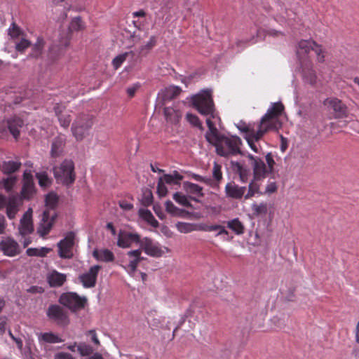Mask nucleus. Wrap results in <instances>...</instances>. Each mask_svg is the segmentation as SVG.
<instances>
[{
  "instance_id": "f257e3e1",
  "label": "nucleus",
  "mask_w": 359,
  "mask_h": 359,
  "mask_svg": "<svg viewBox=\"0 0 359 359\" xmlns=\"http://www.w3.org/2000/svg\"><path fill=\"white\" fill-rule=\"evenodd\" d=\"M285 107L282 102H273L262 116L258 124L256 133L244 136L250 149L257 154L262 152L259 140L270 130L278 131L282 127L280 117L284 112Z\"/></svg>"
},
{
  "instance_id": "f03ea898",
  "label": "nucleus",
  "mask_w": 359,
  "mask_h": 359,
  "mask_svg": "<svg viewBox=\"0 0 359 359\" xmlns=\"http://www.w3.org/2000/svg\"><path fill=\"white\" fill-rule=\"evenodd\" d=\"M211 144L216 147L217 154L221 156H236L241 152L242 141L236 135L227 137L220 135Z\"/></svg>"
},
{
  "instance_id": "7ed1b4c3",
  "label": "nucleus",
  "mask_w": 359,
  "mask_h": 359,
  "mask_svg": "<svg viewBox=\"0 0 359 359\" xmlns=\"http://www.w3.org/2000/svg\"><path fill=\"white\" fill-rule=\"evenodd\" d=\"M248 158L250 161L253 177L263 180L273 172L275 161L271 153H268L265 156L266 164L262 158L251 154L248 155Z\"/></svg>"
},
{
  "instance_id": "20e7f679",
  "label": "nucleus",
  "mask_w": 359,
  "mask_h": 359,
  "mask_svg": "<svg viewBox=\"0 0 359 359\" xmlns=\"http://www.w3.org/2000/svg\"><path fill=\"white\" fill-rule=\"evenodd\" d=\"M192 104L194 108L202 115L210 116L214 118L215 104L210 90H204L192 97Z\"/></svg>"
},
{
  "instance_id": "39448f33",
  "label": "nucleus",
  "mask_w": 359,
  "mask_h": 359,
  "mask_svg": "<svg viewBox=\"0 0 359 359\" xmlns=\"http://www.w3.org/2000/svg\"><path fill=\"white\" fill-rule=\"evenodd\" d=\"M53 173L58 184L65 186L72 184L76 179L74 162L72 160L65 159L59 166L53 168Z\"/></svg>"
},
{
  "instance_id": "423d86ee",
  "label": "nucleus",
  "mask_w": 359,
  "mask_h": 359,
  "mask_svg": "<svg viewBox=\"0 0 359 359\" xmlns=\"http://www.w3.org/2000/svg\"><path fill=\"white\" fill-rule=\"evenodd\" d=\"M93 123V115L88 114H79L72 126V134L76 140L81 141L88 135Z\"/></svg>"
},
{
  "instance_id": "0eeeda50",
  "label": "nucleus",
  "mask_w": 359,
  "mask_h": 359,
  "mask_svg": "<svg viewBox=\"0 0 359 359\" xmlns=\"http://www.w3.org/2000/svg\"><path fill=\"white\" fill-rule=\"evenodd\" d=\"M87 302L88 299L86 297H80L76 292H65L59 298V302L72 312H76L84 309Z\"/></svg>"
},
{
  "instance_id": "6e6552de",
  "label": "nucleus",
  "mask_w": 359,
  "mask_h": 359,
  "mask_svg": "<svg viewBox=\"0 0 359 359\" xmlns=\"http://www.w3.org/2000/svg\"><path fill=\"white\" fill-rule=\"evenodd\" d=\"M313 50L317 55V60L319 62L325 61V55L322 46L316 43L313 40H301L298 43L297 55L309 53L311 50Z\"/></svg>"
},
{
  "instance_id": "1a4fd4ad",
  "label": "nucleus",
  "mask_w": 359,
  "mask_h": 359,
  "mask_svg": "<svg viewBox=\"0 0 359 359\" xmlns=\"http://www.w3.org/2000/svg\"><path fill=\"white\" fill-rule=\"evenodd\" d=\"M75 233L68 232L65 237L58 243V255L62 259H70L73 257V247L74 245Z\"/></svg>"
},
{
  "instance_id": "9d476101",
  "label": "nucleus",
  "mask_w": 359,
  "mask_h": 359,
  "mask_svg": "<svg viewBox=\"0 0 359 359\" xmlns=\"http://www.w3.org/2000/svg\"><path fill=\"white\" fill-rule=\"evenodd\" d=\"M140 247L147 255L154 257H160L165 252H168L169 251L168 248H163V249L159 243L149 238L141 240Z\"/></svg>"
},
{
  "instance_id": "9b49d317",
  "label": "nucleus",
  "mask_w": 359,
  "mask_h": 359,
  "mask_svg": "<svg viewBox=\"0 0 359 359\" xmlns=\"http://www.w3.org/2000/svg\"><path fill=\"white\" fill-rule=\"evenodd\" d=\"M0 251L8 257H15L21 252L18 243L11 237L3 238L0 241Z\"/></svg>"
},
{
  "instance_id": "f8f14e48",
  "label": "nucleus",
  "mask_w": 359,
  "mask_h": 359,
  "mask_svg": "<svg viewBox=\"0 0 359 359\" xmlns=\"http://www.w3.org/2000/svg\"><path fill=\"white\" fill-rule=\"evenodd\" d=\"M47 316L58 325H67L69 323V318L67 313L59 305H50L48 309Z\"/></svg>"
},
{
  "instance_id": "ddd939ff",
  "label": "nucleus",
  "mask_w": 359,
  "mask_h": 359,
  "mask_svg": "<svg viewBox=\"0 0 359 359\" xmlns=\"http://www.w3.org/2000/svg\"><path fill=\"white\" fill-rule=\"evenodd\" d=\"M24 126L23 120L18 116H13L8 119L6 122H0V132L4 131L5 128H8L11 134L15 139L20 136V130Z\"/></svg>"
},
{
  "instance_id": "4468645a",
  "label": "nucleus",
  "mask_w": 359,
  "mask_h": 359,
  "mask_svg": "<svg viewBox=\"0 0 359 359\" xmlns=\"http://www.w3.org/2000/svg\"><path fill=\"white\" fill-rule=\"evenodd\" d=\"M323 103L334 111L335 118H343L348 116L347 107L341 100L336 97L327 98Z\"/></svg>"
},
{
  "instance_id": "2eb2a0df",
  "label": "nucleus",
  "mask_w": 359,
  "mask_h": 359,
  "mask_svg": "<svg viewBox=\"0 0 359 359\" xmlns=\"http://www.w3.org/2000/svg\"><path fill=\"white\" fill-rule=\"evenodd\" d=\"M84 28L83 23L79 17L74 18L72 22H70V25L69 26V32L64 33L62 35H61L59 41L58 46H60V48H66L69 46L70 42L71 32L74 31H79L81 30Z\"/></svg>"
},
{
  "instance_id": "dca6fc26",
  "label": "nucleus",
  "mask_w": 359,
  "mask_h": 359,
  "mask_svg": "<svg viewBox=\"0 0 359 359\" xmlns=\"http://www.w3.org/2000/svg\"><path fill=\"white\" fill-rule=\"evenodd\" d=\"M55 216V214L50 215L48 210L43 211L41 222L37 228V233L40 236L44 237L49 233L53 227Z\"/></svg>"
},
{
  "instance_id": "f3484780",
  "label": "nucleus",
  "mask_w": 359,
  "mask_h": 359,
  "mask_svg": "<svg viewBox=\"0 0 359 359\" xmlns=\"http://www.w3.org/2000/svg\"><path fill=\"white\" fill-rule=\"evenodd\" d=\"M100 269L101 266L99 265L93 266L88 272L79 276V279L84 287H93L95 285L98 272Z\"/></svg>"
},
{
  "instance_id": "a211bd4d",
  "label": "nucleus",
  "mask_w": 359,
  "mask_h": 359,
  "mask_svg": "<svg viewBox=\"0 0 359 359\" xmlns=\"http://www.w3.org/2000/svg\"><path fill=\"white\" fill-rule=\"evenodd\" d=\"M140 238L137 233L121 231L118 233L117 245L123 248H129L133 243H140Z\"/></svg>"
},
{
  "instance_id": "6ab92c4d",
  "label": "nucleus",
  "mask_w": 359,
  "mask_h": 359,
  "mask_svg": "<svg viewBox=\"0 0 359 359\" xmlns=\"http://www.w3.org/2000/svg\"><path fill=\"white\" fill-rule=\"evenodd\" d=\"M245 187H241L234 182H229L225 186L226 196L233 199L239 200L245 197Z\"/></svg>"
},
{
  "instance_id": "aec40b11",
  "label": "nucleus",
  "mask_w": 359,
  "mask_h": 359,
  "mask_svg": "<svg viewBox=\"0 0 359 359\" xmlns=\"http://www.w3.org/2000/svg\"><path fill=\"white\" fill-rule=\"evenodd\" d=\"M33 230L32 211L29 209L20 219L19 232L22 236H26L31 233Z\"/></svg>"
},
{
  "instance_id": "412c9836",
  "label": "nucleus",
  "mask_w": 359,
  "mask_h": 359,
  "mask_svg": "<svg viewBox=\"0 0 359 359\" xmlns=\"http://www.w3.org/2000/svg\"><path fill=\"white\" fill-rule=\"evenodd\" d=\"M302 74L304 79L311 84L314 86L317 81V76L315 70L313 69V65L310 61L302 64Z\"/></svg>"
},
{
  "instance_id": "4be33fe9",
  "label": "nucleus",
  "mask_w": 359,
  "mask_h": 359,
  "mask_svg": "<svg viewBox=\"0 0 359 359\" xmlns=\"http://www.w3.org/2000/svg\"><path fill=\"white\" fill-rule=\"evenodd\" d=\"M65 145V139L64 137L57 136L55 137L51 144L50 156L52 158L60 157L63 152Z\"/></svg>"
},
{
  "instance_id": "5701e85b",
  "label": "nucleus",
  "mask_w": 359,
  "mask_h": 359,
  "mask_svg": "<svg viewBox=\"0 0 359 359\" xmlns=\"http://www.w3.org/2000/svg\"><path fill=\"white\" fill-rule=\"evenodd\" d=\"M162 180L170 188H173L176 187L175 189H177L181 185V181L183 180L184 177L180 174L177 170L173 171L172 174H165L161 177Z\"/></svg>"
},
{
  "instance_id": "b1692460",
  "label": "nucleus",
  "mask_w": 359,
  "mask_h": 359,
  "mask_svg": "<svg viewBox=\"0 0 359 359\" xmlns=\"http://www.w3.org/2000/svg\"><path fill=\"white\" fill-rule=\"evenodd\" d=\"M233 172L238 175L240 180L245 183L250 176V170L245 165L239 162H231Z\"/></svg>"
},
{
  "instance_id": "393cba45",
  "label": "nucleus",
  "mask_w": 359,
  "mask_h": 359,
  "mask_svg": "<svg viewBox=\"0 0 359 359\" xmlns=\"http://www.w3.org/2000/svg\"><path fill=\"white\" fill-rule=\"evenodd\" d=\"M261 180L262 179L253 177V179L249 183L248 192L245 195V200L250 199L255 195H263V192L260 191Z\"/></svg>"
},
{
  "instance_id": "a878e982",
  "label": "nucleus",
  "mask_w": 359,
  "mask_h": 359,
  "mask_svg": "<svg viewBox=\"0 0 359 359\" xmlns=\"http://www.w3.org/2000/svg\"><path fill=\"white\" fill-rule=\"evenodd\" d=\"M141 250H131L127 253L128 256L130 258L128 267L131 273H134L137 269L138 264L142 260L144 259V258L141 256Z\"/></svg>"
},
{
  "instance_id": "bb28decb",
  "label": "nucleus",
  "mask_w": 359,
  "mask_h": 359,
  "mask_svg": "<svg viewBox=\"0 0 359 359\" xmlns=\"http://www.w3.org/2000/svg\"><path fill=\"white\" fill-rule=\"evenodd\" d=\"M24 183L22 189V195L24 198H29L34 191V186L32 176L30 174L24 173Z\"/></svg>"
},
{
  "instance_id": "cd10ccee",
  "label": "nucleus",
  "mask_w": 359,
  "mask_h": 359,
  "mask_svg": "<svg viewBox=\"0 0 359 359\" xmlns=\"http://www.w3.org/2000/svg\"><path fill=\"white\" fill-rule=\"evenodd\" d=\"M93 256L96 260L104 262H111L115 259L114 253L108 249H95L93 252Z\"/></svg>"
},
{
  "instance_id": "c85d7f7f",
  "label": "nucleus",
  "mask_w": 359,
  "mask_h": 359,
  "mask_svg": "<svg viewBox=\"0 0 359 359\" xmlns=\"http://www.w3.org/2000/svg\"><path fill=\"white\" fill-rule=\"evenodd\" d=\"M51 287H60L66 281V275L54 270L47 277Z\"/></svg>"
},
{
  "instance_id": "c756f323",
  "label": "nucleus",
  "mask_w": 359,
  "mask_h": 359,
  "mask_svg": "<svg viewBox=\"0 0 359 359\" xmlns=\"http://www.w3.org/2000/svg\"><path fill=\"white\" fill-rule=\"evenodd\" d=\"M266 36L273 38H280L285 36L284 33L281 31H278L274 29H262L259 28L257 30V37L260 40H264Z\"/></svg>"
},
{
  "instance_id": "7c9ffc66",
  "label": "nucleus",
  "mask_w": 359,
  "mask_h": 359,
  "mask_svg": "<svg viewBox=\"0 0 359 359\" xmlns=\"http://www.w3.org/2000/svg\"><path fill=\"white\" fill-rule=\"evenodd\" d=\"M163 112L167 121L172 123H178L182 116V113L180 110L170 107H165Z\"/></svg>"
},
{
  "instance_id": "2f4dec72",
  "label": "nucleus",
  "mask_w": 359,
  "mask_h": 359,
  "mask_svg": "<svg viewBox=\"0 0 359 359\" xmlns=\"http://www.w3.org/2000/svg\"><path fill=\"white\" fill-rule=\"evenodd\" d=\"M184 189L185 191L189 194L198 196L203 197L204 194L203 193V187L189 182H185L183 184Z\"/></svg>"
},
{
  "instance_id": "473e14b6",
  "label": "nucleus",
  "mask_w": 359,
  "mask_h": 359,
  "mask_svg": "<svg viewBox=\"0 0 359 359\" xmlns=\"http://www.w3.org/2000/svg\"><path fill=\"white\" fill-rule=\"evenodd\" d=\"M206 123L208 128V131L205 134V138L207 141L211 144L220 135V134H219L216 126L211 121L210 118H208L206 119Z\"/></svg>"
},
{
  "instance_id": "72a5a7b5",
  "label": "nucleus",
  "mask_w": 359,
  "mask_h": 359,
  "mask_svg": "<svg viewBox=\"0 0 359 359\" xmlns=\"http://www.w3.org/2000/svg\"><path fill=\"white\" fill-rule=\"evenodd\" d=\"M227 227L232 230L236 234L241 235L244 233L245 226L238 218H234L226 223Z\"/></svg>"
},
{
  "instance_id": "f704fd0d",
  "label": "nucleus",
  "mask_w": 359,
  "mask_h": 359,
  "mask_svg": "<svg viewBox=\"0 0 359 359\" xmlns=\"http://www.w3.org/2000/svg\"><path fill=\"white\" fill-rule=\"evenodd\" d=\"M52 251L51 248L42 247L41 248H28L26 254L29 257H45L49 252Z\"/></svg>"
},
{
  "instance_id": "c9c22d12",
  "label": "nucleus",
  "mask_w": 359,
  "mask_h": 359,
  "mask_svg": "<svg viewBox=\"0 0 359 359\" xmlns=\"http://www.w3.org/2000/svg\"><path fill=\"white\" fill-rule=\"evenodd\" d=\"M140 217L153 227L158 226V222L149 210H140Z\"/></svg>"
},
{
  "instance_id": "e433bc0d",
  "label": "nucleus",
  "mask_w": 359,
  "mask_h": 359,
  "mask_svg": "<svg viewBox=\"0 0 359 359\" xmlns=\"http://www.w3.org/2000/svg\"><path fill=\"white\" fill-rule=\"evenodd\" d=\"M199 230L204 231H219L217 236L225 234L228 235L229 232L225 229L224 226L219 224H214V225H202L198 228Z\"/></svg>"
},
{
  "instance_id": "4c0bfd02",
  "label": "nucleus",
  "mask_w": 359,
  "mask_h": 359,
  "mask_svg": "<svg viewBox=\"0 0 359 359\" xmlns=\"http://www.w3.org/2000/svg\"><path fill=\"white\" fill-rule=\"evenodd\" d=\"M21 165V163L16 161H9L3 163L2 170L6 174H11L17 171Z\"/></svg>"
},
{
  "instance_id": "58836bf2",
  "label": "nucleus",
  "mask_w": 359,
  "mask_h": 359,
  "mask_svg": "<svg viewBox=\"0 0 359 359\" xmlns=\"http://www.w3.org/2000/svg\"><path fill=\"white\" fill-rule=\"evenodd\" d=\"M43 47H44V41H43V38L38 37L36 42L32 47V52L30 53V56L32 57H39L42 53Z\"/></svg>"
},
{
  "instance_id": "ea45409f",
  "label": "nucleus",
  "mask_w": 359,
  "mask_h": 359,
  "mask_svg": "<svg viewBox=\"0 0 359 359\" xmlns=\"http://www.w3.org/2000/svg\"><path fill=\"white\" fill-rule=\"evenodd\" d=\"M165 205L166 211L173 216L182 217L186 212L185 210L176 207L170 201H166Z\"/></svg>"
},
{
  "instance_id": "a19ab883",
  "label": "nucleus",
  "mask_w": 359,
  "mask_h": 359,
  "mask_svg": "<svg viewBox=\"0 0 359 359\" xmlns=\"http://www.w3.org/2000/svg\"><path fill=\"white\" fill-rule=\"evenodd\" d=\"M176 228L180 232L183 233H187L198 229L195 224L181 222L176 224Z\"/></svg>"
},
{
  "instance_id": "79ce46f5",
  "label": "nucleus",
  "mask_w": 359,
  "mask_h": 359,
  "mask_svg": "<svg viewBox=\"0 0 359 359\" xmlns=\"http://www.w3.org/2000/svg\"><path fill=\"white\" fill-rule=\"evenodd\" d=\"M237 128L241 132L245 133L244 136H248L252 133H256L257 130L255 129V126L251 124H247L243 121H240L236 125Z\"/></svg>"
},
{
  "instance_id": "37998d69",
  "label": "nucleus",
  "mask_w": 359,
  "mask_h": 359,
  "mask_svg": "<svg viewBox=\"0 0 359 359\" xmlns=\"http://www.w3.org/2000/svg\"><path fill=\"white\" fill-rule=\"evenodd\" d=\"M39 339L47 343H60L63 341L61 338L52 332H45L41 334Z\"/></svg>"
},
{
  "instance_id": "c03bdc74",
  "label": "nucleus",
  "mask_w": 359,
  "mask_h": 359,
  "mask_svg": "<svg viewBox=\"0 0 359 359\" xmlns=\"http://www.w3.org/2000/svg\"><path fill=\"white\" fill-rule=\"evenodd\" d=\"M77 351L81 356H90L93 353L94 348L90 345L83 342L78 344Z\"/></svg>"
},
{
  "instance_id": "a18cd8bd",
  "label": "nucleus",
  "mask_w": 359,
  "mask_h": 359,
  "mask_svg": "<svg viewBox=\"0 0 359 359\" xmlns=\"http://www.w3.org/2000/svg\"><path fill=\"white\" fill-rule=\"evenodd\" d=\"M6 215L11 219L15 218V215L18 212L16 202L14 199L10 200L6 205Z\"/></svg>"
},
{
  "instance_id": "49530a36",
  "label": "nucleus",
  "mask_w": 359,
  "mask_h": 359,
  "mask_svg": "<svg viewBox=\"0 0 359 359\" xmlns=\"http://www.w3.org/2000/svg\"><path fill=\"white\" fill-rule=\"evenodd\" d=\"M172 198L176 203H179L181 205H183L187 208L191 207V204L189 201L187 197L180 192L175 193L173 194Z\"/></svg>"
},
{
  "instance_id": "de8ad7c7",
  "label": "nucleus",
  "mask_w": 359,
  "mask_h": 359,
  "mask_svg": "<svg viewBox=\"0 0 359 359\" xmlns=\"http://www.w3.org/2000/svg\"><path fill=\"white\" fill-rule=\"evenodd\" d=\"M133 54V52H126L123 54H120L115 57L112 60V65L115 69H118L123 62L126 60L127 57L130 55Z\"/></svg>"
},
{
  "instance_id": "09e8293b",
  "label": "nucleus",
  "mask_w": 359,
  "mask_h": 359,
  "mask_svg": "<svg viewBox=\"0 0 359 359\" xmlns=\"http://www.w3.org/2000/svg\"><path fill=\"white\" fill-rule=\"evenodd\" d=\"M36 177L39 180V185L42 187H46L51 184V180L46 172L36 173Z\"/></svg>"
},
{
  "instance_id": "8fccbe9b",
  "label": "nucleus",
  "mask_w": 359,
  "mask_h": 359,
  "mask_svg": "<svg viewBox=\"0 0 359 359\" xmlns=\"http://www.w3.org/2000/svg\"><path fill=\"white\" fill-rule=\"evenodd\" d=\"M156 37L154 36H151L149 41H147V43L145 45L141 46L140 49V53L146 55L151 49H152L156 46Z\"/></svg>"
},
{
  "instance_id": "3c124183",
  "label": "nucleus",
  "mask_w": 359,
  "mask_h": 359,
  "mask_svg": "<svg viewBox=\"0 0 359 359\" xmlns=\"http://www.w3.org/2000/svg\"><path fill=\"white\" fill-rule=\"evenodd\" d=\"M186 119L193 126L198 128L201 130L203 129L202 123L196 115L191 113H187L186 115Z\"/></svg>"
},
{
  "instance_id": "603ef678",
  "label": "nucleus",
  "mask_w": 359,
  "mask_h": 359,
  "mask_svg": "<svg viewBox=\"0 0 359 359\" xmlns=\"http://www.w3.org/2000/svg\"><path fill=\"white\" fill-rule=\"evenodd\" d=\"M212 177L216 182V185H218L222 180V166L217 163H215L213 165Z\"/></svg>"
},
{
  "instance_id": "864d4df0",
  "label": "nucleus",
  "mask_w": 359,
  "mask_h": 359,
  "mask_svg": "<svg viewBox=\"0 0 359 359\" xmlns=\"http://www.w3.org/2000/svg\"><path fill=\"white\" fill-rule=\"evenodd\" d=\"M58 202V197L54 193H49L46 196V206L49 207L51 209H54Z\"/></svg>"
},
{
  "instance_id": "5fc2aeb1",
  "label": "nucleus",
  "mask_w": 359,
  "mask_h": 359,
  "mask_svg": "<svg viewBox=\"0 0 359 359\" xmlns=\"http://www.w3.org/2000/svg\"><path fill=\"white\" fill-rule=\"evenodd\" d=\"M167 184L162 180V179L160 177L158 179V183H157V194L160 198L165 197L168 192V187L166 186Z\"/></svg>"
},
{
  "instance_id": "6e6d98bb",
  "label": "nucleus",
  "mask_w": 359,
  "mask_h": 359,
  "mask_svg": "<svg viewBox=\"0 0 359 359\" xmlns=\"http://www.w3.org/2000/svg\"><path fill=\"white\" fill-rule=\"evenodd\" d=\"M252 209L254 214L257 215H264L267 212V205L265 203H261L259 204H253Z\"/></svg>"
},
{
  "instance_id": "4d7b16f0",
  "label": "nucleus",
  "mask_w": 359,
  "mask_h": 359,
  "mask_svg": "<svg viewBox=\"0 0 359 359\" xmlns=\"http://www.w3.org/2000/svg\"><path fill=\"white\" fill-rule=\"evenodd\" d=\"M60 126L67 128L72 121V117L69 114H63L57 116Z\"/></svg>"
},
{
  "instance_id": "13d9d810",
  "label": "nucleus",
  "mask_w": 359,
  "mask_h": 359,
  "mask_svg": "<svg viewBox=\"0 0 359 359\" xmlns=\"http://www.w3.org/2000/svg\"><path fill=\"white\" fill-rule=\"evenodd\" d=\"M22 34L20 27L15 23H13L8 29V34L11 38H18Z\"/></svg>"
},
{
  "instance_id": "bf43d9fd",
  "label": "nucleus",
  "mask_w": 359,
  "mask_h": 359,
  "mask_svg": "<svg viewBox=\"0 0 359 359\" xmlns=\"http://www.w3.org/2000/svg\"><path fill=\"white\" fill-rule=\"evenodd\" d=\"M16 182V177H9L4 180V187L6 190V191H10L12 190Z\"/></svg>"
},
{
  "instance_id": "052dcab7",
  "label": "nucleus",
  "mask_w": 359,
  "mask_h": 359,
  "mask_svg": "<svg viewBox=\"0 0 359 359\" xmlns=\"http://www.w3.org/2000/svg\"><path fill=\"white\" fill-rule=\"evenodd\" d=\"M30 45L31 43L29 41L22 39L15 43V49L18 52H23L25 49L29 48Z\"/></svg>"
},
{
  "instance_id": "680f3d73",
  "label": "nucleus",
  "mask_w": 359,
  "mask_h": 359,
  "mask_svg": "<svg viewBox=\"0 0 359 359\" xmlns=\"http://www.w3.org/2000/svg\"><path fill=\"white\" fill-rule=\"evenodd\" d=\"M54 359H75V358L69 353L58 352L55 354Z\"/></svg>"
},
{
  "instance_id": "e2e57ef3",
  "label": "nucleus",
  "mask_w": 359,
  "mask_h": 359,
  "mask_svg": "<svg viewBox=\"0 0 359 359\" xmlns=\"http://www.w3.org/2000/svg\"><path fill=\"white\" fill-rule=\"evenodd\" d=\"M277 190V186L275 182H270L267 184L264 194H271L276 192Z\"/></svg>"
},
{
  "instance_id": "0e129e2a",
  "label": "nucleus",
  "mask_w": 359,
  "mask_h": 359,
  "mask_svg": "<svg viewBox=\"0 0 359 359\" xmlns=\"http://www.w3.org/2000/svg\"><path fill=\"white\" fill-rule=\"evenodd\" d=\"M87 334L90 337L91 341L95 344V345H96V346L100 345V341L97 338L95 330H89Z\"/></svg>"
},
{
  "instance_id": "69168bd1",
  "label": "nucleus",
  "mask_w": 359,
  "mask_h": 359,
  "mask_svg": "<svg viewBox=\"0 0 359 359\" xmlns=\"http://www.w3.org/2000/svg\"><path fill=\"white\" fill-rule=\"evenodd\" d=\"M140 85L139 83H136L135 85H133V86H130V87H128L127 88V93H128V95L129 97H133L137 90L140 88Z\"/></svg>"
},
{
  "instance_id": "338daca9",
  "label": "nucleus",
  "mask_w": 359,
  "mask_h": 359,
  "mask_svg": "<svg viewBox=\"0 0 359 359\" xmlns=\"http://www.w3.org/2000/svg\"><path fill=\"white\" fill-rule=\"evenodd\" d=\"M181 88L177 86H172L168 88V93L170 94V96L174 97L177 96L181 93Z\"/></svg>"
},
{
  "instance_id": "774afa93",
  "label": "nucleus",
  "mask_w": 359,
  "mask_h": 359,
  "mask_svg": "<svg viewBox=\"0 0 359 359\" xmlns=\"http://www.w3.org/2000/svg\"><path fill=\"white\" fill-rule=\"evenodd\" d=\"M53 109H54V111L55 113V115L57 116H60L61 114H63V111L65 109V107L63 106L62 104L57 103V104H55V106L53 107Z\"/></svg>"
}]
</instances>
